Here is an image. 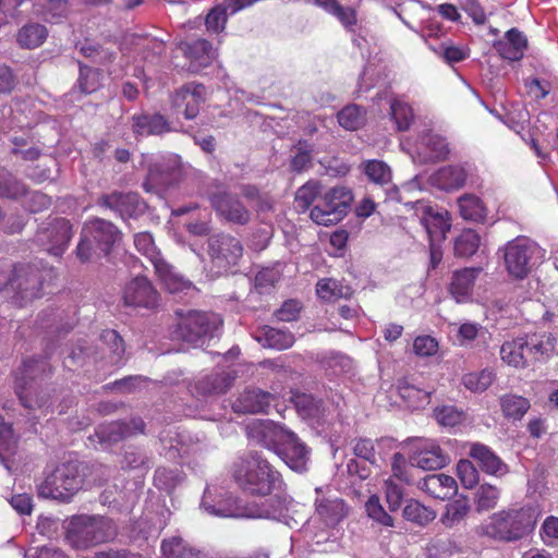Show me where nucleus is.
I'll use <instances>...</instances> for the list:
<instances>
[{"label": "nucleus", "mask_w": 558, "mask_h": 558, "mask_svg": "<svg viewBox=\"0 0 558 558\" xmlns=\"http://www.w3.org/2000/svg\"><path fill=\"white\" fill-rule=\"evenodd\" d=\"M259 442L277 453L293 471L307 470L310 449L295 433L272 421H260L252 427Z\"/></svg>", "instance_id": "nucleus-2"}, {"label": "nucleus", "mask_w": 558, "mask_h": 558, "mask_svg": "<svg viewBox=\"0 0 558 558\" xmlns=\"http://www.w3.org/2000/svg\"><path fill=\"white\" fill-rule=\"evenodd\" d=\"M132 130L136 136L161 135L172 131L170 122L161 113H140L132 117Z\"/></svg>", "instance_id": "nucleus-23"}, {"label": "nucleus", "mask_w": 558, "mask_h": 558, "mask_svg": "<svg viewBox=\"0 0 558 558\" xmlns=\"http://www.w3.org/2000/svg\"><path fill=\"white\" fill-rule=\"evenodd\" d=\"M73 236V228L66 218H54L35 234V242L50 255L61 256Z\"/></svg>", "instance_id": "nucleus-12"}, {"label": "nucleus", "mask_w": 558, "mask_h": 558, "mask_svg": "<svg viewBox=\"0 0 558 558\" xmlns=\"http://www.w3.org/2000/svg\"><path fill=\"white\" fill-rule=\"evenodd\" d=\"M84 231L105 254H109L117 242L120 231L110 221L102 218H93L84 223Z\"/></svg>", "instance_id": "nucleus-20"}, {"label": "nucleus", "mask_w": 558, "mask_h": 558, "mask_svg": "<svg viewBox=\"0 0 558 558\" xmlns=\"http://www.w3.org/2000/svg\"><path fill=\"white\" fill-rule=\"evenodd\" d=\"M533 525L530 510L520 508L494 513L482 530L483 534L492 538L510 542L525 536Z\"/></svg>", "instance_id": "nucleus-6"}, {"label": "nucleus", "mask_w": 558, "mask_h": 558, "mask_svg": "<svg viewBox=\"0 0 558 558\" xmlns=\"http://www.w3.org/2000/svg\"><path fill=\"white\" fill-rule=\"evenodd\" d=\"M180 483L179 471L160 466L155 471L154 484L157 488L171 492Z\"/></svg>", "instance_id": "nucleus-61"}, {"label": "nucleus", "mask_w": 558, "mask_h": 558, "mask_svg": "<svg viewBox=\"0 0 558 558\" xmlns=\"http://www.w3.org/2000/svg\"><path fill=\"white\" fill-rule=\"evenodd\" d=\"M276 396L259 388L245 389L232 403V410L240 414L267 413Z\"/></svg>", "instance_id": "nucleus-18"}, {"label": "nucleus", "mask_w": 558, "mask_h": 558, "mask_svg": "<svg viewBox=\"0 0 558 558\" xmlns=\"http://www.w3.org/2000/svg\"><path fill=\"white\" fill-rule=\"evenodd\" d=\"M0 290L11 291L20 305L39 296L41 277L29 264L13 265L0 259Z\"/></svg>", "instance_id": "nucleus-5"}, {"label": "nucleus", "mask_w": 558, "mask_h": 558, "mask_svg": "<svg viewBox=\"0 0 558 558\" xmlns=\"http://www.w3.org/2000/svg\"><path fill=\"white\" fill-rule=\"evenodd\" d=\"M83 475L77 461H68L54 468L39 486V495L60 501H70L81 489Z\"/></svg>", "instance_id": "nucleus-7"}, {"label": "nucleus", "mask_w": 558, "mask_h": 558, "mask_svg": "<svg viewBox=\"0 0 558 558\" xmlns=\"http://www.w3.org/2000/svg\"><path fill=\"white\" fill-rule=\"evenodd\" d=\"M17 451L19 436L12 424L7 423L0 415V461L7 470H12Z\"/></svg>", "instance_id": "nucleus-27"}, {"label": "nucleus", "mask_w": 558, "mask_h": 558, "mask_svg": "<svg viewBox=\"0 0 558 558\" xmlns=\"http://www.w3.org/2000/svg\"><path fill=\"white\" fill-rule=\"evenodd\" d=\"M316 512L328 526H336L348 515V507L340 498H317Z\"/></svg>", "instance_id": "nucleus-29"}, {"label": "nucleus", "mask_w": 558, "mask_h": 558, "mask_svg": "<svg viewBox=\"0 0 558 558\" xmlns=\"http://www.w3.org/2000/svg\"><path fill=\"white\" fill-rule=\"evenodd\" d=\"M80 52L99 64H106L114 60V53L102 48L98 44L86 40L80 47Z\"/></svg>", "instance_id": "nucleus-59"}, {"label": "nucleus", "mask_w": 558, "mask_h": 558, "mask_svg": "<svg viewBox=\"0 0 558 558\" xmlns=\"http://www.w3.org/2000/svg\"><path fill=\"white\" fill-rule=\"evenodd\" d=\"M468 174L462 167L447 166L437 172V180L445 190L461 189L466 182Z\"/></svg>", "instance_id": "nucleus-47"}, {"label": "nucleus", "mask_w": 558, "mask_h": 558, "mask_svg": "<svg viewBox=\"0 0 558 558\" xmlns=\"http://www.w3.org/2000/svg\"><path fill=\"white\" fill-rule=\"evenodd\" d=\"M291 401L300 416L303 418L318 417L323 412V401L312 395L292 391Z\"/></svg>", "instance_id": "nucleus-37"}, {"label": "nucleus", "mask_w": 558, "mask_h": 558, "mask_svg": "<svg viewBox=\"0 0 558 558\" xmlns=\"http://www.w3.org/2000/svg\"><path fill=\"white\" fill-rule=\"evenodd\" d=\"M398 391L402 400L412 409L424 408L430 401L429 391L410 384L407 379L399 380Z\"/></svg>", "instance_id": "nucleus-38"}, {"label": "nucleus", "mask_w": 558, "mask_h": 558, "mask_svg": "<svg viewBox=\"0 0 558 558\" xmlns=\"http://www.w3.org/2000/svg\"><path fill=\"white\" fill-rule=\"evenodd\" d=\"M481 272V267H466L453 272L449 292L458 303L465 302L470 298L475 279Z\"/></svg>", "instance_id": "nucleus-25"}, {"label": "nucleus", "mask_w": 558, "mask_h": 558, "mask_svg": "<svg viewBox=\"0 0 558 558\" xmlns=\"http://www.w3.org/2000/svg\"><path fill=\"white\" fill-rule=\"evenodd\" d=\"M435 418L442 426H456L463 420V412L456 407L444 405L436 408L434 411Z\"/></svg>", "instance_id": "nucleus-64"}, {"label": "nucleus", "mask_w": 558, "mask_h": 558, "mask_svg": "<svg viewBox=\"0 0 558 558\" xmlns=\"http://www.w3.org/2000/svg\"><path fill=\"white\" fill-rule=\"evenodd\" d=\"M26 194V185L0 168V196L17 199Z\"/></svg>", "instance_id": "nucleus-51"}, {"label": "nucleus", "mask_w": 558, "mask_h": 558, "mask_svg": "<svg viewBox=\"0 0 558 558\" xmlns=\"http://www.w3.org/2000/svg\"><path fill=\"white\" fill-rule=\"evenodd\" d=\"M154 268L159 280L171 293L182 291L191 286V282L177 274L174 268L165 259L156 262V266Z\"/></svg>", "instance_id": "nucleus-33"}, {"label": "nucleus", "mask_w": 558, "mask_h": 558, "mask_svg": "<svg viewBox=\"0 0 558 558\" xmlns=\"http://www.w3.org/2000/svg\"><path fill=\"white\" fill-rule=\"evenodd\" d=\"M233 380L234 377L229 373H213L195 383V391L203 397L223 395L231 388Z\"/></svg>", "instance_id": "nucleus-28"}, {"label": "nucleus", "mask_w": 558, "mask_h": 558, "mask_svg": "<svg viewBox=\"0 0 558 558\" xmlns=\"http://www.w3.org/2000/svg\"><path fill=\"white\" fill-rule=\"evenodd\" d=\"M145 426L141 417H132L130 422L113 421L100 424L95 430V436L99 444L111 446L128 437L144 434Z\"/></svg>", "instance_id": "nucleus-16"}, {"label": "nucleus", "mask_w": 558, "mask_h": 558, "mask_svg": "<svg viewBox=\"0 0 558 558\" xmlns=\"http://www.w3.org/2000/svg\"><path fill=\"white\" fill-rule=\"evenodd\" d=\"M457 474L465 488H474L480 482V473L470 460L461 459L457 463Z\"/></svg>", "instance_id": "nucleus-60"}, {"label": "nucleus", "mask_w": 558, "mask_h": 558, "mask_svg": "<svg viewBox=\"0 0 558 558\" xmlns=\"http://www.w3.org/2000/svg\"><path fill=\"white\" fill-rule=\"evenodd\" d=\"M205 95L203 84L189 82L173 93L171 102L174 108H184L183 116L186 120H193L197 117L199 107L205 101Z\"/></svg>", "instance_id": "nucleus-17"}, {"label": "nucleus", "mask_w": 558, "mask_h": 558, "mask_svg": "<svg viewBox=\"0 0 558 558\" xmlns=\"http://www.w3.org/2000/svg\"><path fill=\"white\" fill-rule=\"evenodd\" d=\"M481 236L472 229L463 230L454 240V255L468 258L473 256L480 248Z\"/></svg>", "instance_id": "nucleus-40"}, {"label": "nucleus", "mask_w": 558, "mask_h": 558, "mask_svg": "<svg viewBox=\"0 0 558 558\" xmlns=\"http://www.w3.org/2000/svg\"><path fill=\"white\" fill-rule=\"evenodd\" d=\"M295 150L290 160V170L294 173L307 171L313 166V145L305 140H300L295 145Z\"/></svg>", "instance_id": "nucleus-43"}, {"label": "nucleus", "mask_w": 558, "mask_h": 558, "mask_svg": "<svg viewBox=\"0 0 558 558\" xmlns=\"http://www.w3.org/2000/svg\"><path fill=\"white\" fill-rule=\"evenodd\" d=\"M337 119L343 129L355 131L364 125L365 112L357 105H349L338 112Z\"/></svg>", "instance_id": "nucleus-50"}, {"label": "nucleus", "mask_w": 558, "mask_h": 558, "mask_svg": "<svg viewBox=\"0 0 558 558\" xmlns=\"http://www.w3.org/2000/svg\"><path fill=\"white\" fill-rule=\"evenodd\" d=\"M317 296L326 302H333L339 299H350L353 289L340 280L332 278L320 279L316 284Z\"/></svg>", "instance_id": "nucleus-32"}, {"label": "nucleus", "mask_w": 558, "mask_h": 558, "mask_svg": "<svg viewBox=\"0 0 558 558\" xmlns=\"http://www.w3.org/2000/svg\"><path fill=\"white\" fill-rule=\"evenodd\" d=\"M495 379L496 374L492 369L485 368L480 372L465 374L462 377V384L468 390L481 393L486 391Z\"/></svg>", "instance_id": "nucleus-45"}, {"label": "nucleus", "mask_w": 558, "mask_h": 558, "mask_svg": "<svg viewBox=\"0 0 558 558\" xmlns=\"http://www.w3.org/2000/svg\"><path fill=\"white\" fill-rule=\"evenodd\" d=\"M328 13L335 16L345 31L354 32L357 24V12L354 8L344 7L337 0L332 1L331 10Z\"/></svg>", "instance_id": "nucleus-56"}, {"label": "nucleus", "mask_w": 558, "mask_h": 558, "mask_svg": "<svg viewBox=\"0 0 558 558\" xmlns=\"http://www.w3.org/2000/svg\"><path fill=\"white\" fill-rule=\"evenodd\" d=\"M118 529L112 519L104 515L76 514L65 527V539L75 549H87L113 541Z\"/></svg>", "instance_id": "nucleus-3"}, {"label": "nucleus", "mask_w": 558, "mask_h": 558, "mask_svg": "<svg viewBox=\"0 0 558 558\" xmlns=\"http://www.w3.org/2000/svg\"><path fill=\"white\" fill-rule=\"evenodd\" d=\"M163 558H193L196 553L181 537L165 539L161 544Z\"/></svg>", "instance_id": "nucleus-52"}, {"label": "nucleus", "mask_w": 558, "mask_h": 558, "mask_svg": "<svg viewBox=\"0 0 558 558\" xmlns=\"http://www.w3.org/2000/svg\"><path fill=\"white\" fill-rule=\"evenodd\" d=\"M421 222L428 234L429 242H442L451 228L449 213L445 209H435L432 206L423 208Z\"/></svg>", "instance_id": "nucleus-22"}, {"label": "nucleus", "mask_w": 558, "mask_h": 558, "mask_svg": "<svg viewBox=\"0 0 558 558\" xmlns=\"http://www.w3.org/2000/svg\"><path fill=\"white\" fill-rule=\"evenodd\" d=\"M100 339L109 348L112 354L111 361L118 363L125 351L122 337L116 330L107 329L101 333Z\"/></svg>", "instance_id": "nucleus-63"}, {"label": "nucleus", "mask_w": 558, "mask_h": 558, "mask_svg": "<svg viewBox=\"0 0 558 558\" xmlns=\"http://www.w3.org/2000/svg\"><path fill=\"white\" fill-rule=\"evenodd\" d=\"M502 413L508 418L521 420L530 409V401L518 395H505L500 398Z\"/></svg>", "instance_id": "nucleus-46"}, {"label": "nucleus", "mask_w": 558, "mask_h": 558, "mask_svg": "<svg viewBox=\"0 0 558 558\" xmlns=\"http://www.w3.org/2000/svg\"><path fill=\"white\" fill-rule=\"evenodd\" d=\"M499 489L490 484H483L476 492V508L478 511L494 509L499 500Z\"/></svg>", "instance_id": "nucleus-57"}, {"label": "nucleus", "mask_w": 558, "mask_h": 558, "mask_svg": "<svg viewBox=\"0 0 558 558\" xmlns=\"http://www.w3.org/2000/svg\"><path fill=\"white\" fill-rule=\"evenodd\" d=\"M527 46L526 37L518 28L509 29L505 38L494 44L495 50L506 60L518 61L523 54Z\"/></svg>", "instance_id": "nucleus-26"}, {"label": "nucleus", "mask_w": 558, "mask_h": 558, "mask_svg": "<svg viewBox=\"0 0 558 558\" xmlns=\"http://www.w3.org/2000/svg\"><path fill=\"white\" fill-rule=\"evenodd\" d=\"M177 314L180 316V322L175 332L179 338L190 343H197L204 337L211 336L220 324L219 318L214 314L199 311Z\"/></svg>", "instance_id": "nucleus-11"}, {"label": "nucleus", "mask_w": 558, "mask_h": 558, "mask_svg": "<svg viewBox=\"0 0 558 558\" xmlns=\"http://www.w3.org/2000/svg\"><path fill=\"white\" fill-rule=\"evenodd\" d=\"M524 344L525 338L506 341L500 348L501 360L508 365L517 368L525 367L529 363Z\"/></svg>", "instance_id": "nucleus-35"}, {"label": "nucleus", "mask_w": 558, "mask_h": 558, "mask_svg": "<svg viewBox=\"0 0 558 558\" xmlns=\"http://www.w3.org/2000/svg\"><path fill=\"white\" fill-rule=\"evenodd\" d=\"M505 269L515 280L525 279L546 258V251L527 236H517L502 248Z\"/></svg>", "instance_id": "nucleus-4"}, {"label": "nucleus", "mask_w": 558, "mask_h": 558, "mask_svg": "<svg viewBox=\"0 0 558 558\" xmlns=\"http://www.w3.org/2000/svg\"><path fill=\"white\" fill-rule=\"evenodd\" d=\"M180 175V167L170 160H158L148 168L147 177L143 183L145 191L166 189L172 185Z\"/></svg>", "instance_id": "nucleus-21"}, {"label": "nucleus", "mask_w": 558, "mask_h": 558, "mask_svg": "<svg viewBox=\"0 0 558 558\" xmlns=\"http://www.w3.org/2000/svg\"><path fill=\"white\" fill-rule=\"evenodd\" d=\"M361 167L368 181L376 185L386 186L392 182V170L383 160H365Z\"/></svg>", "instance_id": "nucleus-36"}, {"label": "nucleus", "mask_w": 558, "mask_h": 558, "mask_svg": "<svg viewBox=\"0 0 558 558\" xmlns=\"http://www.w3.org/2000/svg\"><path fill=\"white\" fill-rule=\"evenodd\" d=\"M184 53L191 61L201 66H206L210 63L213 47L207 39L197 38L185 44Z\"/></svg>", "instance_id": "nucleus-42"}, {"label": "nucleus", "mask_w": 558, "mask_h": 558, "mask_svg": "<svg viewBox=\"0 0 558 558\" xmlns=\"http://www.w3.org/2000/svg\"><path fill=\"white\" fill-rule=\"evenodd\" d=\"M390 116L400 132L408 131L414 119L412 107L397 98L390 101Z\"/></svg>", "instance_id": "nucleus-49"}, {"label": "nucleus", "mask_w": 558, "mask_h": 558, "mask_svg": "<svg viewBox=\"0 0 558 558\" xmlns=\"http://www.w3.org/2000/svg\"><path fill=\"white\" fill-rule=\"evenodd\" d=\"M230 474L240 490L255 497L269 496L283 483L280 472L257 451H248L235 459Z\"/></svg>", "instance_id": "nucleus-1"}, {"label": "nucleus", "mask_w": 558, "mask_h": 558, "mask_svg": "<svg viewBox=\"0 0 558 558\" xmlns=\"http://www.w3.org/2000/svg\"><path fill=\"white\" fill-rule=\"evenodd\" d=\"M422 490L435 499H450L458 492L456 480L444 473L426 475L420 484Z\"/></svg>", "instance_id": "nucleus-24"}, {"label": "nucleus", "mask_w": 558, "mask_h": 558, "mask_svg": "<svg viewBox=\"0 0 558 558\" xmlns=\"http://www.w3.org/2000/svg\"><path fill=\"white\" fill-rule=\"evenodd\" d=\"M353 202L352 191L345 186H333L322 194L318 203L313 206L310 218L320 226H333L349 213Z\"/></svg>", "instance_id": "nucleus-9"}, {"label": "nucleus", "mask_w": 558, "mask_h": 558, "mask_svg": "<svg viewBox=\"0 0 558 558\" xmlns=\"http://www.w3.org/2000/svg\"><path fill=\"white\" fill-rule=\"evenodd\" d=\"M123 302L126 306L154 308L158 305L159 294L145 276H137L123 288Z\"/></svg>", "instance_id": "nucleus-15"}, {"label": "nucleus", "mask_w": 558, "mask_h": 558, "mask_svg": "<svg viewBox=\"0 0 558 558\" xmlns=\"http://www.w3.org/2000/svg\"><path fill=\"white\" fill-rule=\"evenodd\" d=\"M97 205L114 211L124 220L142 215L146 207L137 193H123L117 191L109 194H102L98 198Z\"/></svg>", "instance_id": "nucleus-14"}, {"label": "nucleus", "mask_w": 558, "mask_h": 558, "mask_svg": "<svg viewBox=\"0 0 558 558\" xmlns=\"http://www.w3.org/2000/svg\"><path fill=\"white\" fill-rule=\"evenodd\" d=\"M48 36L46 26L38 23H28L21 27L16 34V43L21 48L35 49L41 46Z\"/></svg>", "instance_id": "nucleus-34"}, {"label": "nucleus", "mask_w": 558, "mask_h": 558, "mask_svg": "<svg viewBox=\"0 0 558 558\" xmlns=\"http://www.w3.org/2000/svg\"><path fill=\"white\" fill-rule=\"evenodd\" d=\"M461 217L464 220L482 221L486 216V209L480 197L473 194H464L458 199Z\"/></svg>", "instance_id": "nucleus-39"}, {"label": "nucleus", "mask_w": 558, "mask_h": 558, "mask_svg": "<svg viewBox=\"0 0 558 558\" xmlns=\"http://www.w3.org/2000/svg\"><path fill=\"white\" fill-rule=\"evenodd\" d=\"M207 254L219 270L228 271L243 255L241 241L225 232L213 234L207 240Z\"/></svg>", "instance_id": "nucleus-10"}, {"label": "nucleus", "mask_w": 558, "mask_h": 558, "mask_svg": "<svg viewBox=\"0 0 558 558\" xmlns=\"http://www.w3.org/2000/svg\"><path fill=\"white\" fill-rule=\"evenodd\" d=\"M256 340L265 348L286 350L293 345L294 335L288 330L264 326L257 331Z\"/></svg>", "instance_id": "nucleus-30"}, {"label": "nucleus", "mask_w": 558, "mask_h": 558, "mask_svg": "<svg viewBox=\"0 0 558 558\" xmlns=\"http://www.w3.org/2000/svg\"><path fill=\"white\" fill-rule=\"evenodd\" d=\"M80 75L77 86L83 94H92L100 86V72L78 62Z\"/></svg>", "instance_id": "nucleus-55"}, {"label": "nucleus", "mask_w": 558, "mask_h": 558, "mask_svg": "<svg viewBox=\"0 0 558 558\" xmlns=\"http://www.w3.org/2000/svg\"><path fill=\"white\" fill-rule=\"evenodd\" d=\"M365 509L367 515L384 526H393V519L386 512L376 495H372L366 501Z\"/></svg>", "instance_id": "nucleus-62"}, {"label": "nucleus", "mask_w": 558, "mask_h": 558, "mask_svg": "<svg viewBox=\"0 0 558 558\" xmlns=\"http://www.w3.org/2000/svg\"><path fill=\"white\" fill-rule=\"evenodd\" d=\"M45 359L24 360L17 369L14 381L15 393L21 404L28 410L43 409L49 405V397L41 395L36 387L35 379L44 373L47 367Z\"/></svg>", "instance_id": "nucleus-8"}, {"label": "nucleus", "mask_w": 558, "mask_h": 558, "mask_svg": "<svg viewBox=\"0 0 558 558\" xmlns=\"http://www.w3.org/2000/svg\"><path fill=\"white\" fill-rule=\"evenodd\" d=\"M68 0H44L34 3L33 14L46 22H52L54 19L65 14L68 9Z\"/></svg>", "instance_id": "nucleus-44"}, {"label": "nucleus", "mask_w": 558, "mask_h": 558, "mask_svg": "<svg viewBox=\"0 0 558 558\" xmlns=\"http://www.w3.org/2000/svg\"><path fill=\"white\" fill-rule=\"evenodd\" d=\"M403 517L407 521L425 526L436 518V513L430 508L412 499L405 505Z\"/></svg>", "instance_id": "nucleus-48"}, {"label": "nucleus", "mask_w": 558, "mask_h": 558, "mask_svg": "<svg viewBox=\"0 0 558 558\" xmlns=\"http://www.w3.org/2000/svg\"><path fill=\"white\" fill-rule=\"evenodd\" d=\"M134 245L136 250L146 256L153 266H156V262L163 260L160 252L157 250L153 235L148 232H140L134 236Z\"/></svg>", "instance_id": "nucleus-54"}, {"label": "nucleus", "mask_w": 558, "mask_h": 558, "mask_svg": "<svg viewBox=\"0 0 558 558\" xmlns=\"http://www.w3.org/2000/svg\"><path fill=\"white\" fill-rule=\"evenodd\" d=\"M448 456L437 445H432L428 449L421 450L416 458V465L423 470H437L448 463Z\"/></svg>", "instance_id": "nucleus-41"}, {"label": "nucleus", "mask_w": 558, "mask_h": 558, "mask_svg": "<svg viewBox=\"0 0 558 558\" xmlns=\"http://www.w3.org/2000/svg\"><path fill=\"white\" fill-rule=\"evenodd\" d=\"M469 456L485 474L501 477L509 473L508 464L487 445L470 444Z\"/></svg>", "instance_id": "nucleus-19"}, {"label": "nucleus", "mask_w": 558, "mask_h": 558, "mask_svg": "<svg viewBox=\"0 0 558 558\" xmlns=\"http://www.w3.org/2000/svg\"><path fill=\"white\" fill-rule=\"evenodd\" d=\"M228 14H230V12L229 9H227L226 0H223L222 5H217L208 12L205 19L207 31L215 34L222 32L226 27Z\"/></svg>", "instance_id": "nucleus-58"}, {"label": "nucleus", "mask_w": 558, "mask_h": 558, "mask_svg": "<svg viewBox=\"0 0 558 558\" xmlns=\"http://www.w3.org/2000/svg\"><path fill=\"white\" fill-rule=\"evenodd\" d=\"M323 194V184L319 180L311 179L298 187L294 194V207L298 213L304 214L314 206L315 201H319Z\"/></svg>", "instance_id": "nucleus-31"}, {"label": "nucleus", "mask_w": 558, "mask_h": 558, "mask_svg": "<svg viewBox=\"0 0 558 558\" xmlns=\"http://www.w3.org/2000/svg\"><path fill=\"white\" fill-rule=\"evenodd\" d=\"M469 511L470 506L466 499H456L447 505L441 521L447 527H453L465 519Z\"/></svg>", "instance_id": "nucleus-53"}, {"label": "nucleus", "mask_w": 558, "mask_h": 558, "mask_svg": "<svg viewBox=\"0 0 558 558\" xmlns=\"http://www.w3.org/2000/svg\"><path fill=\"white\" fill-rule=\"evenodd\" d=\"M208 199L216 214L228 222L240 226L250 222L251 213L236 195L227 191H218L210 194Z\"/></svg>", "instance_id": "nucleus-13"}]
</instances>
